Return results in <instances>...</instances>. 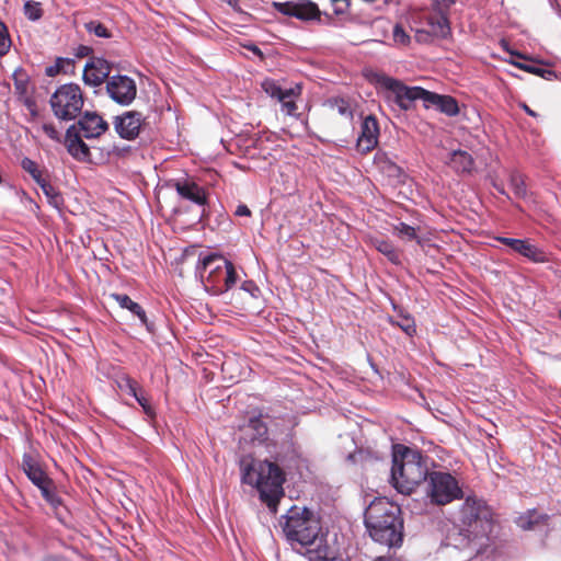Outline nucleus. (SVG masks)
<instances>
[{
    "instance_id": "1",
    "label": "nucleus",
    "mask_w": 561,
    "mask_h": 561,
    "mask_svg": "<svg viewBox=\"0 0 561 561\" xmlns=\"http://www.w3.org/2000/svg\"><path fill=\"white\" fill-rule=\"evenodd\" d=\"M279 524L286 540L293 548L296 545L305 548L309 561H336L320 519L309 508L291 506Z\"/></svg>"
},
{
    "instance_id": "2",
    "label": "nucleus",
    "mask_w": 561,
    "mask_h": 561,
    "mask_svg": "<svg viewBox=\"0 0 561 561\" xmlns=\"http://www.w3.org/2000/svg\"><path fill=\"white\" fill-rule=\"evenodd\" d=\"M458 520L459 530L447 536V545L457 549L469 548L478 552L474 541L485 537L492 530V513L482 500L467 497L460 507Z\"/></svg>"
},
{
    "instance_id": "3",
    "label": "nucleus",
    "mask_w": 561,
    "mask_h": 561,
    "mask_svg": "<svg viewBox=\"0 0 561 561\" xmlns=\"http://www.w3.org/2000/svg\"><path fill=\"white\" fill-rule=\"evenodd\" d=\"M241 467L242 482L255 486L261 501L275 514L279 500L284 496L285 473L283 469L268 460H252L248 465L242 461Z\"/></svg>"
},
{
    "instance_id": "4",
    "label": "nucleus",
    "mask_w": 561,
    "mask_h": 561,
    "mask_svg": "<svg viewBox=\"0 0 561 561\" xmlns=\"http://www.w3.org/2000/svg\"><path fill=\"white\" fill-rule=\"evenodd\" d=\"M425 474L426 469L417 450L401 444L393 445L391 483L399 493H412Z\"/></svg>"
},
{
    "instance_id": "5",
    "label": "nucleus",
    "mask_w": 561,
    "mask_h": 561,
    "mask_svg": "<svg viewBox=\"0 0 561 561\" xmlns=\"http://www.w3.org/2000/svg\"><path fill=\"white\" fill-rule=\"evenodd\" d=\"M54 115L61 121H71L81 113L84 98L81 88L76 83L60 85L50 96Z\"/></svg>"
},
{
    "instance_id": "6",
    "label": "nucleus",
    "mask_w": 561,
    "mask_h": 561,
    "mask_svg": "<svg viewBox=\"0 0 561 561\" xmlns=\"http://www.w3.org/2000/svg\"><path fill=\"white\" fill-rule=\"evenodd\" d=\"M217 261L220 263L215 265L206 277V286L209 287L216 295L230 290L236 285L238 279V275L232 262L224 260L217 254H208L203 257V268L207 270Z\"/></svg>"
},
{
    "instance_id": "7",
    "label": "nucleus",
    "mask_w": 561,
    "mask_h": 561,
    "mask_svg": "<svg viewBox=\"0 0 561 561\" xmlns=\"http://www.w3.org/2000/svg\"><path fill=\"white\" fill-rule=\"evenodd\" d=\"M427 495L432 502L445 505L462 496L457 480L447 472L434 471L427 477Z\"/></svg>"
},
{
    "instance_id": "8",
    "label": "nucleus",
    "mask_w": 561,
    "mask_h": 561,
    "mask_svg": "<svg viewBox=\"0 0 561 561\" xmlns=\"http://www.w3.org/2000/svg\"><path fill=\"white\" fill-rule=\"evenodd\" d=\"M366 529L373 540L383 542L386 540V499L375 497L367 506L364 514Z\"/></svg>"
},
{
    "instance_id": "9",
    "label": "nucleus",
    "mask_w": 561,
    "mask_h": 561,
    "mask_svg": "<svg viewBox=\"0 0 561 561\" xmlns=\"http://www.w3.org/2000/svg\"><path fill=\"white\" fill-rule=\"evenodd\" d=\"M106 92L119 105H129L137 95V85L134 79L124 75H115L106 81Z\"/></svg>"
},
{
    "instance_id": "10",
    "label": "nucleus",
    "mask_w": 561,
    "mask_h": 561,
    "mask_svg": "<svg viewBox=\"0 0 561 561\" xmlns=\"http://www.w3.org/2000/svg\"><path fill=\"white\" fill-rule=\"evenodd\" d=\"M425 90L419 87H407L401 81L388 78V101H393L401 110L408 111L414 101L424 98Z\"/></svg>"
},
{
    "instance_id": "11",
    "label": "nucleus",
    "mask_w": 561,
    "mask_h": 561,
    "mask_svg": "<svg viewBox=\"0 0 561 561\" xmlns=\"http://www.w3.org/2000/svg\"><path fill=\"white\" fill-rule=\"evenodd\" d=\"M144 122L142 114L137 111H128L114 118L116 133L124 139H135L140 131Z\"/></svg>"
},
{
    "instance_id": "12",
    "label": "nucleus",
    "mask_w": 561,
    "mask_h": 561,
    "mask_svg": "<svg viewBox=\"0 0 561 561\" xmlns=\"http://www.w3.org/2000/svg\"><path fill=\"white\" fill-rule=\"evenodd\" d=\"M111 65L110 62L100 57H91L85 64L83 69V80L87 84L92 87L101 85L110 78Z\"/></svg>"
},
{
    "instance_id": "13",
    "label": "nucleus",
    "mask_w": 561,
    "mask_h": 561,
    "mask_svg": "<svg viewBox=\"0 0 561 561\" xmlns=\"http://www.w3.org/2000/svg\"><path fill=\"white\" fill-rule=\"evenodd\" d=\"M388 184L393 188V195L399 201L408 199L413 193L412 181L402 171V169L393 163L388 162Z\"/></svg>"
},
{
    "instance_id": "14",
    "label": "nucleus",
    "mask_w": 561,
    "mask_h": 561,
    "mask_svg": "<svg viewBox=\"0 0 561 561\" xmlns=\"http://www.w3.org/2000/svg\"><path fill=\"white\" fill-rule=\"evenodd\" d=\"M83 134H81L77 125H71L65 137V144L69 154L78 161H89L91 153L88 145L82 140Z\"/></svg>"
},
{
    "instance_id": "15",
    "label": "nucleus",
    "mask_w": 561,
    "mask_h": 561,
    "mask_svg": "<svg viewBox=\"0 0 561 561\" xmlns=\"http://www.w3.org/2000/svg\"><path fill=\"white\" fill-rule=\"evenodd\" d=\"M172 186L182 198L199 206L207 204L208 194L206 190L194 181L188 179L176 180Z\"/></svg>"
},
{
    "instance_id": "16",
    "label": "nucleus",
    "mask_w": 561,
    "mask_h": 561,
    "mask_svg": "<svg viewBox=\"0 0 561 561\" xmlns=\"http://www.w3.org/2000/svg\"><path fill=\"white\" fill-rule=\"evenodd\" d=\"M379 126L375 116L368 115L362 123V133L357 139V149L369 152L378 142Z\"/></svg>"
},
{
    "instance_id": "17",
    "label": "nucleus",
    "mask_w": 561,
    "mask_h": 561,
    "mask_svg": "<svg viewBox=\"0 0 561 561\" xmlns=\"http://www.w3.org/2000/svg\"><path fill=\"white\" fill-rule=\"evenodd\" d=\"M388 547L399 548L403 542V519L401 510L397 504H389L388 507Z\"/></svg>"
},
{
    "instance_id": "18",
    "label": "nucleus",
    "mask_w": 561,
    "mask_h": 561,
    "mask_svg": "<svg viewBox=\"0 0 561 561\" xmlns=\"http://www.w3.org/2000/svg\"><path fill=\"white\" fill-rule=\"evenodd\" d=\"M78 130L83 134L84 138H98L103 135L107 128V123L98 114L85 112L78 121Z\"/></svg>"
},
{
    "instance_id": "19",
    "label": "nucleus",
    "mask_w": 561,
    "mask_h": 561,
    "mask_svg": "<svg viewBox=\"0 0 561 561\" xmlns=\"http://www.w3.org/2000/svg\"><path fill=\"white\" fill-rule=\"evenodd\" d=\"M21 468L31 482L38 489L43 488L53 480L48 477L41 463L31 455L24 454Z\"/></svg>"
},
{
    "instance_id": "20",
    "label": "nucleus",
    "mask_w": 561,
    "mask_h": 561,
    "mask_svg": "<svg viewBox=\"0 0 561 561\" xmlns=\"http://www.w3.org/2000/svg\"><path fill=\"white\" fill-rule=\"evenodd\" d=\"M423 101L426 106H435L448 116L457 115L459 112L456 100L449 95H440L425 90Z\"/></svg>"
},
{
    "instance_id": "21",
    "label": "nucleus",
    "mask_w": 561,
    "mask_h": 561,
    "mask_svg": "<svg viewBox=\"0 0 561 561\" xmlns=\"http://www.w3.org/2000/svg\"><path fill=\"white\" fill-rule=\"evenodd\" d=\"M42 496L44 500L50 505V507L54 510L55 515L60 519L64 520L66 515L68 514L67 507L64 505L62 499L59 496L57 492V488L55 485V482L51 480L49 484L44 485L39 489Z\"/></svg>"
},
{
    "instance_id": "22",
    "label": "nucleus",
    "mask_w": 561,
    "mask_h": 561,
    "mask_svg": "<svg viewBox=\"0 0 561 561\" xmlns=\"http://www.w3.org/2000/svg\"><path fill=\"white\" fill-rule=\"evenodd\" d=\"M111 297L124 309L129 310L134 316H136L140 322L147 328L148 331H153V323L148 321L146 311L144 308L130 299V297L126 294H112Z\"/></svg>"
},
{
    "instance_id": "23",
    "label": "nucleus",
    "mask_w": 561,
    "mask_h": 561,
    "mask_svg": "<svg viewBox=\"0 0 561 561\" xmlns=\"http://www.w3.org/2000/svg\"><path fill=\"white\" fill-rule=\"evenodd\" d=\"M446 163L459 173H469L474 167V161L471 154L460 149L451 151Z\"/></svg>"
},
{
    "instance_id": "24",
    "label": "nucleus",
    "mask_w": 561,
    "mask_h": 561,
    "mask_svg": "<svg viewBox=\"0 0 561 561\" xmlns=\"http://www.w3.org/2000/svg\"><path fill=\"white\" fill-rule=\"evenodd\" d=\"M503 243L508 245L514 251L520 253L522 255L534 260V261H542L543 253L540 252L534 244L519 240V239H511V238H501Z\"/></svg>"
},
{
    "instance_id": "25",
    "label": "nucleus",
    "mask_w": 561,
    "mask_h": 561,
    "mask_svg": "<svg viewBox=\"0 0 561 561\" xmlns=\"http://www.w3.org/2000/svg\"><path fill=\"white\" fill-rule=\"evenodd\" d=\"M427 24L430 26V32L433 36L446 37L450 33V27L447 18L440 12H435L431 14L428 16Z\"/></svg>"
},
{
    "instance_id": "26",
    "label": "nucleus",
    "mask_w": 561,
    "mask_h": 561,
    "mask_svg": "<svg viewBox=\"0 0 561 561\" xmlns=\"http://www.w3.org/2000/svg\"><path fill=\"white\" fill-rule=\"evenodd\" d=\"M247 428L250 432L252 442H257L259 444H266L268 442V427L261 417L250 419Z\"/></svg>"
},
{
    "instance_id": "27",
    "label": "nucleus",
    "mask_w": 561,
    "mask_h": 561,
    "mask_svg": "<svg viewBox=\"0 0 561 561\" xmlns=\"http://www.w3.org/2000/svg\"><path fill=\"white\" fill-rule=\"evenodd\" d=\"M301 93V88L297 85L296 88L285 89V93L279 96L278 102L282 104V111L287 115H295L297 112V105L295 99L299 96Z\"/></svg>"
},
{
    "instance_id": "28",
    "label": "nucleus",
    "mask_w": 561,
    "mask_h": 561,
    "mask_svg": "<svg viewBox=\"0 0 561 561\" xmlns=\"http://www.w3.org/2000/svg\"><path fill=\"white\" fill-rule=\"evenodd\" d=\"M15 93L24 98L28 93L30 77L23 68H18L12 75Z\"/></svg>"
},
{
    "instance_id": "29",
    "label": "nucleus",
    "mask_w": 561,
    "mask_h": 561,
    "mask_svg": "<svg viewBox=\"0 0 561 561\" xmlns=\"http://www.w3.org/2000/svg\"><path fill=\"white\" fill-rule=\"evenodd\" d=\"M21 167L25 172H27L32 176V179L39 186L46 181H48L47 176L45 175V172L42 169H39L38 164L34 160L25 157L21 161Z\"/></svg>"
},
{
    "instance_id": "30",
    "label": "nucleus",
    "mask_w": 561,
    "mask_h": 561,
    "mask_svg": "<svg viewBox=\"0 0 561 561\" xmlns=\"http://www.w3.org/2000/svg\"><path fill=\"white\" fill-rule=\"evenodd\" d=\"M320 14L317 4L308 1L306 3H296V11L291 12V16L300 20H312Z\"/></svg>"
},
{
    "instance_id": "31",
    "label": "nucleus",
    "mask_w": 561,
    "mask_h": 561,
    "mask_svg": "<svg viewBox=\"0 0 561 561\" xmlns=\"http://www.w3.org/2000/svg\"><path fill=\"white\" fill-rule=\"evenodd\" d=\"M41 188L43 191V193L45 194L48 203L57 208V209H61V207L64 206V197L61 195V193L50 184L49 181H46L45 183H43L41 185Z\"/></svg>"
},
{
    "instance_id": "32",
    "label": "nucleus",
    "mask_w": 561,
    "mask_h": 561,
    "mask_svg": "<svg viewBox=\"0 0 561 561\" xmlns=\"http://www.w3.org/2000/svg\"><path fill=\"white\" fill-rule=\"evenodd\" d=\"M331 108L335 111L342 117L352 121L353 119V107L348 100L343 98H336L330 101Z\"/></svg>"
},
{
    "instance_id": "33",
    "label": "nucleus",
    "mask_w": 561,
    "mask_h": 561,
    "mask_svg": "<svg viewBox=\"0 0 561 561\" xmlns=\"http://www.w3.org/2000/svg\"><path fill=\"white\" fill-rule=\"evenodd\" d=\"M391 323L398 325L409 336H412L416 331L414 320L401 311H399L396 319L391 320Z\"/></svg>"
},
{
    "instance_id": "34",
    "label": "nucleus",
    "mask_w": 561,
    "mask_h": 561,
    "mask_svg": "<svg viewBox=\"0 0 561 561\" xmlns=\"http://www.w3.org/2000/svg\"><path fill=\"white\" fill-rule=\"evenodd\" d=\"M115 382L121 390L128 391L131 396H136V392L140 389L138 382L127 374L118 375Z\"/></svg>"
},
{
    "instance_id": "35",
    "label": "nucleus",
    "mask_w": 561,
    "mask_h": 561,
    "mask_svg": "<svg viewBox=\"0 0 561 561\" xmlns=\"http://www.w3.org/2000/svg\"><path fill=\"white\" fill-rule=\"evenodd\" d=\"M133 397L140 404V407L142 408V410L147 416H149L150 419L156 417V411H154L153 407L151 405L145 391L141 388L136 392V396H133Z\"/></svg>"
},
{
    "instance_id": "36",
    "label": "nucleus",
    "mask_w": 561,
    "mask_h": 561,
    "mask_svg": "<svg viewBox=\"0 0 561 561\" xmlns=\"http://www.w3.org/2000/svg\"><path fill=\"white\" fill-rule=\"evenodd\" d=\"M11 45L12 42L8 27L2 21H0V57H3L9 53Z\"/></svg>"
},
{
    "instance_id": "37",
    "label": "nucleus",
    "mask_w": 561,
    "mask_h": 561,
    "mask_svg": "<svg viewBox=\"0 0 561 561\" xmlns=\"http://www.w3.org/2000/svg\"><path fill=\"white\" fill-rule=\"evenodd\" d=\"M392 39L394 45L408 46L411 37L401 24H396L392 31Z\"/></svg>"
},
{
    "instance_id": "38",
    "label": "nucleus",
    "mask_w": 561,
    "mask_h": 561,
    "mask_svg": "<svg viewBox=\"0 0 561 561\" xmlns=\"http://www.w3.org/2000/svg\"><path fill=\"white\" fill-rule=\"evenodd\" d=\"M363 75L369 82L376 84L381 90H386V76L383 73L366 68L364 69Z\"/></svg>"
},
{
    "instance_id": "39",
    "label": "nucleus",
    "mask_w": 561,
    "mask_h": 561,
    "mask_svg": "<svg viewBox=\"0 0 561 561\" xmlns=\"http://www.w3.org/2000/svg\"><path fill=\"white\" fill-rule=\"evenodd\" d=\"M85 28L89 33H93L98 37L110 38L112 36L107 27L98 21L87 23Z\"/></svg>"
},
{
    "instance_id": "40",
    "label": "nucleus",
    "mask_w": 561,
    "mask_h": 561,
    "mask_svg": "<svg viewBox=\"0 0 561 561\" xmlns=\"http://www.w3.org/2000/svg\"><path fill=\"white\" fill-rule=\"evenodd\" d=\"M262 89L266 94L270 96L279 100V96H282L285 93V90L282 89L274 80L266 79L262 82Z\"/></svg>"
},
{
    "instance_id": "41",
    "label": "nucleus",
    "mask_w": 561,
    "mask_h": 561,
    "mask_svg": "<svg viewBox=\"0 0 561 561\" xmlns=\"http://www.w3.org/2000/svg\"><path fill=\"white\" fill-rule=\"evenodd\" d=\"M24 14L27 16L31 21H37L43 15V10L41 8V4L35 1H27L24 4Z\"/></svg>"
},
{
    "instance_id": "42",
    "label": "nucleus",
    "mask_w": 561,
    "mask_h": 561,
    "mask_svg": "<svg viewBox=\"0 0 561 561\" xmlns=\"http://www.w3.org/2000/svg\"><path fill=\"white\" fill-rule=\"evenodd\" d=\"M526 71L529 73L539 76L546 80H552V79L557 78V75L554 71L547 69V68L539 67V66L529 65V67L526 68Z\"/></svg>"
},
{
    "instance_id": "43",
    "label": "nucleus",
    "mask_w": 561,
    "mask_h": 561,
    "mask_svg": "<svg viewBox=\"0 0 561 561\" xmlns=\"http://www.w3.org/2000/svg\"><path fill=\"white\" fill-rule=\"evenodd\" d=\"M511 185L517 196H525L526 186L525 181L520 174L514 173L511 175Z\"/></svg>"
},
{
    "instance_id": "44",
    "label": "nucleus",
    "mask_w": 561,
    "mask_h": 561,
    "mask_svg": "<svg viewBox=\"0 0 561 561\" xmlns=\"http://www.w3.org/2000/svg\"><path fill=\"white\" fill-rule=\"evenodd\" d=\"M58 66H60L61 73L73 75L76 69V62L71 58L58 57Z\"/></svg>"
},
{
    "instance_id": "45",
    "label": "nucleus",
    "mask_w": 561,
    "mask_h": 561,
    "mask_svg": "<svg viewBox=\"0 0 561 561\" xmlns=\"http://www.w3.org/2000/svg\"><path fill=\"white\" fill-rule=\"evenodd\" d=\"M23 105L27 108L31 117L34 119L38 116V110L35 99L26 95L24 98H21Z\"/></svg>"
},
{
    "instance_id": "46",
    "label": "nucleus",
    "mask_w": 561,
    "mask_h": 561,
    "mask_svg": "<svg viewBox=\"0 0 561 561\" xmlns=\"http://www.w3.org/2000/svg\"><path fill=\"white\" fill-rule=\"evenodd\" d=\"M396 230L398 231L399 236L402 239L411 240V239L415 238L414 228L411 226H408L405 224H400L399 226L396 227Z\"/></svg>"
},
{
    "instance_id": "47",
    "label": "nucleus",
    "mask_w": 561,
    "mask_h": 561,
    "mask_svg": "<svg viewBox=\"0 0 561 561\" xmlns=\"http://www.w3.org/2000/svg\"><path fill=\"white\" fill-rule=\"evenodd\" d=\"M43 131L49 137L51 140L60 141V134L51 123L43 124Z\"/></svg>"
},
{
    "instance_id": "48",
    "label": "nucleus",
    "mask_w": 561,
    "mask_h": 561,
    "mask_svg": "<svg viewBox=\"0 0 561 561\" xmlns=\"http://www.w3.org/2000/svg\"><path fill=\"white\" fill-rule=\"evenodd\" d=\"M275 7L280 13L289 16H291V12L296 11V3L294 2L275 3Z\"/></svg>"
},
{
    "instance_id": "49",
    "label": "nucleus",
    "mask_w": 561,
    "mask_h": 561,
    "mask_svg": "<svg viewBox=\"0 0 561 561\" xmlns=\"http://www.w3.org/2000/svg\"><path fill=\"white\" fill-rule=\"evenodd\" d=\"M93 53V49L90 47V46H85V45H79L76 49H75V56L77 58H84V57H89L91 56Z\"/></svg>"
},
{
    "instance_id": "50",
    "label": "nucleus",
    "mask_w": 561,
    "mask_h": 561,
    "mask_svg": "<svg viewBox=\"0 0 561 561\" xmlns=\"http://www.w3.org/2000/svg\"><path fill=\"white\" fill-rule=\"evenodd\" d=\"M533 520L531 515H522L517 518V525L523 529H530L533 528Z\"/></svg>"
},
{
    "instance_id": "51",
    "label": "nucleus",
    "mask_w": 561,
    "mask_h": 561,
    "mask_svg": "<svg viewBox=\"0 0 561 561\" xmlns=\"http://www.w3.org/2000/svg\"><path fill=\"white\" fill-rule=\"evenodd\" d=\"M234 215L238 216V217H242V216H245V217H250L252 215L250 208L244 205V204H240L236 211H234Z\"/></svg>"
},
{
    "instance_id": "52",
    "label": "nucleus",
    "mask_w": 561,
    "mask_h": 561,
    "mask_svg": "<svg viewBox=\"0 0 561 561\" xmlns=\"http://www.w3.org/2000/svg\"><path fill=\"white\" fill-rule=\"evenodd\" d=\"M430 35H432L430 30L428 31L417 30L415 33V38L420 43H426L430 38Z\"/></svg>"
},
{
    "instance_id": "53",
    "label": "nucleus",
    "mask_w": 561,
    "mask_h": 561,
    "mask_svg": "<svg viewBox=\"0 0 561 561\" xmlns=\"http://www.w3.org/2000/svg\"><path fill=\"white\" fill-rule=\"evenodd\" d=\"M58 73H61V70H60V66H58V58H57L54 66H50V67L46 68V75L48 77H55Z\"/></svg>"
},
{
    "instance_id": "54",
    "label": "nucleus",
    "mask_w": 561,
    "mask_h": 561,
    "mask_svg": "<svg viewBox=\"0 0 561 561\" xmlns=\"http://www.w3.org/2000/svg\"><path fill=\"white\" fill-rule=\"evenodd\" d=\"M242 289L249 291L252 296H255L254 291H257L259 288L254 285L253 282L247 280L242 284Z\"/></svg>"
},
{
    "instance_id": "55",
    "label": "nucleus",
    "mask_w": 561,
    "mask_h": 561,
    "mask_svg": "<svg viewBox=\"0 0 561 561\" xmlns=\"http://www.w3.org/2000/svg\"><path fill=\"white\" fill-rule=\"evenodd\" d=\"M510 62H511L512 65H514L515 67H517V68H519V69L524 70V71H526V68H528V67H529V65H528V64H523V62H518V61H514V60H511Z\"/></svg>"
},
{
    "instance_id": "56",
    "label": "nucleus",
    "mask_w": 561,
    "mask_h": 561,
    "mask_svg": "<svg viewBox=\"0 0 561 561\" xmlns=\"http://www.w3.org/2000/svg\"><path fill=\"white\" fill-rule=\"evenodd\" d=\"M385 248H386V243H385V242H381V243L379 244V247H378V250H379L381 253H386Z\"/></svg>"
},
{
    "instance_id": "57",
    "label": "nucleus",
    "mask_w": 561,
    "mask_h": 561,
    "mask_svg": "<svg viewBox=\"0 0 561 561\" xmlns=\"http://www.w3.org/2000/svg\"><path fill=\"white\" fill-rule=\"evenodd\" d=\"M510 54H511V55H513V56H517V57H520V58H523V59H526V57H525L524 55L518 54V53H516V51H511V50H510Z\"/></svg>"
},
{
    "instance_id": "58",
    "label": "nucleus",
    "mask_w": 561,
    "mask_h": 561,
    "mask_svg": "<svg viewBox=\"0 0 561 561\" xmlns=\"http://www.w3.org/2000/svg\"><path fill=\"white\" fill-rule=\"evenodd\" d=\"M252 50L255 54L262 55L261 50L257 47H255V46L252 48Z\"/></svg>"
},
{
    "instance_id": "59",
    "label": "nucleus",
    "mask_w": 561,
    "mask_h": 561,
    "mask_svg": "<svg viewBox=\"0 0 561 561\" xmlns=\"http://www.w3.org/2000/svg\"><path fill=\"white\" fill-rule=\"evenodd\" d=\"M374 561H386V557H377Z\"/></svg>"
},
{
    "instance_id": "60",
    "label": "nucleus",
    "mask_w": 561,
    "mask_h": 561,
    "mask_svg": "<svg viewBox=\"0 0 561 561\" xmlns=\"http://www.w3.org/2000/svg\"><path fill=\"white\" fill-rule=\"evenodd\" d=\"M388 561H402V560L399 558H388Z\"/></svg>"
},
{
    "instance_id": "61",
    "label": "nucleus",
    "mask_w": 561,
    "mask_h": 561,
    "mask_svg": "<svg viewBox=\"0 0 561 561\" xmlns=\"http://www.w3.org/2000/svg\"><path fill=\"white\" fill-rule=\"evenodd\" d=\"M526 110H527V112H528L530 115H534V113L531 112V110H528L527 107H526Z\"/></svg>"
},
{
    "instance_id": "62",
    "label": "nucleus",
    "mask_w": 561,
    "mask_h": 561,
    "mask_svg": "<svg viewBox=\"0 0 561 561\" xmlns=\"http://www.w3.org/2000/svg\"><path fill=\"white\" fill-rule=\"evenodd\" d=\"M560 317H561V310H560Z\"/></svg>"
}]
</instances>
